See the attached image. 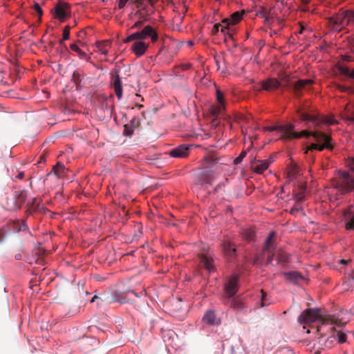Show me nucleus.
Instances as JSON below:
<instances>
[{
    "label": "nucleus",
    "instance_id": "052dcab7",
    "mask_svg": "<svg viewBox=\"0 0 354 354\" xmlns=\"http://www.w3.org/2000/svg\"><path fill=\"white\" fill-rule=\"evenodd\" d=\"M343 59H344V61H346V62H350V61H351V57H350V56H348V55H344V57H343Z\"/></svg>",
    "mask_w": 354,
    "mask_h": 354
},
{
    "label": "nucleus",
    "instance_id": "58836bf2",
    "mask_svg": "<svg viewBox=\"0 0 354 354\" xmlns=\"http://www.w3.org/2000/svg\"><path fill=\"white\" fill-rule=\"evenodd\" d=\"M300 1L301 3V5L300 6H299L298 10L299 11L304 12H310V8L308 6L310 3V2L304 3L302 1Z\"/></svg>",
    "mask_w": 354,
    "mask_h": 354
},
{
    "label": "nucleus",
    "instance_id": "e2e57ef3",
    "mask_svg": "<svg viewBox=\"0 0 354 354\" xmlns=\"http://www.w3.org/2000/svg\"><path fill=\"white\" fill-rule=\"evenodd\" d=\"M147 1L148 2L149 4H150L151 6H153L155 3H156V1L154 0H147Z\"/></svg>",
    "mask_w": 354,
    "mask_h": 354
},
{
    "label": "nucleus",
    "instance_id": "ddd939ff",
    "mask_svg": "<svg viewBox=\"0 0 354 354\" xmlns=\"http://www.w3.org/2000/svg\"><path fill=\"white\" fill-rule=\"evenodd\" d=\"M313 83V81L311 80H299L292 84V91L297 97H300L302 95V90L306 89Z\"/></svg>",
    "mask_w": 354,
    "mask_h": 354
},
{
    "label": "nucleus",
    "instance_id": "39448f33",
    "mask_svg": "<svg viewBox=\"0 0 354 354\" xmlns=\"http://www.w3.org/2000/svg\"><path fill=\"white\" fill-rule=\"evenodd\" d=\"M150 38L153 43L158 39V35L156 30L151 26H145L141 30L134 32L124 39V43L131 41H142L147 38Z\"/></svg>",
    "mask_w": 354,
    "mask_h": 354
},
{
    "label": "nucleus",
    "instance_id": "338daca9",
    "mask_svg": "<svg viewBox=\"0 0 354 354\" xmlns=\"http://www.w3.org/2000/svg\"><path fill=\"white\" fill-rule=\"evenodd\" d=\"M349 43L354 48V39H351Z\"/></svg>",
    "mask_w": 354,
    "mask_h": 354
},
{
    "label": "nucleus",
    "instance_id": "c756f323",
    "mask_svg": "<svg viewBox=\"0 0 354 354\" xmlns=\"http://www.w3.org/2000/svg\"><path fill=\"white\" fill-rule=\"evenodd\" d=\"M242 17L243 12L239 11L234 12L233 14L231 15L230 18H229L230 19V24L233 26L237 24L241 21Z\"/></svg>",
    "mask_w": 354,
    "mask_h": 354
},
{
    "label": "nucleus",
    "instance_id": "6e6d98bb",
    "mask_svg": "<svg viewBox=\"0 0 354 354\" xmlns=\"http://www.w3.org/2000/svg\"><path fill=\"white\" fill-rule=\"evenodd\" d=\"M131 3H135L138 5V7H142L143 3L141 0H132Z\"/></svg>",
    "mask_w": 354,
    "mask_h": 354
},
{
    "label": "nucleus",
    "instance_id": "20e7f679",
    "mask_svg": "<svg viewBox=\"0 0 354 354\" xmlns=\"http://www.w3.org/2000/svg\"><path fill=\"white\" fill-rule=\"evenodd\" d=\"M333 186L342 194L352 192L354 189V177L348 171H339Z\"/></svg>",
    "mask_w": 354,
    "mask_h": 354
},
{
    "label": "nucleus",
    "instance_id": "dca6fc26",
    "mask_svg": "<svg viewBox=\"0 0 354 354\" xmlns=\"http://www.w3.org/2000/svg\"><path fill=\"white\" fill-rule=\"evenodd\" d=\"M261 88L259 89L265 91L274 90L281 86V83L276 78H268L261 82Z\"/></svg>",
    "mask_w": 354,
    "mask_h": 354
},
{
    "label": "nucleus",
    "instance_id": "864d4df0",
    "mask_svg": "<svg viewBox=\"0 0 354 354\" xmlns=\"http://www.w3.org/2000/svg\"><path fill=\"white\" fill-rule=\"evenodd\" d=\"M128 1H129V0H119L118 4V9L123 8L126 6V4L127 3ZM130 1L131 3L132 0H130Z\"/></svg>",
    "mask_w": 354,
    "mask_h": 354
},
{
    "label": "nucleus",
    "instance_id": "ea45409f",
    "mask_svg": "<svg viewBox=\"0 0 354 354\" xmlns=\"http://www.w3.org/2000/svg\"><path fill=\"white\" fill-rule=\"evenodd\" d=\"M216 100H217V102L219 103V104H225V102H224V95L222 91H221L220 90L217 89L216 90Z\"/></svg>",
    "mask_w": 354,
    "mask_h": 354
},
{
    "label": "nucleus",
    "instance_id": "c85d7f7f",
    "mask_svg": "<svg viewBox=\"0 0 354 354\" xmlns=\"http://www.w3.org/2000/svg\"><path fill=\"white\" fill-rule=\"evenodd\" d=\"M70 47L73 51L76 52L78 54L80 58L83 59H88L87 55L82 51L76 44H71Z\"/></svg>",
    "mask_w": 354,
    "mask_h": 354
},
{
    "label": "nucleus",
    "instance_id": "e433bc0d",
    "mask_svg": "<svg viewBox=\"0 0 354 354\" xmlns=\"http://www.w3.org/2000/svg\"><path fill=\"white\" fill-rule=\"evenodd\" d=\"M73 81L76 84L77 87L78 86L79 84L81 82V75L80 73L77 71H75L73 72Z\"/></svg>",
    "mask_w": 354,
    "mask_h": 354
},
{
    "label": "nucleus",
    "instance_id": "49530a36",
    "mask_svg": "<svg viewBox=\"0 0 354 354\" xmlns=\"http://www.w3.org/2000/svg\"><path fill=\"white\" fill-rule=\"evenodd\" d=\"M33 8L35 11L38 14L39 17H41L43 15V11L39 3H36L33 6Z\"/></svg>",
    "mask_w": 354,
    "mask_h": 354
},
{
    "label": "nucleus",
    "instance_id": "bb28decb",
    "mask_svg": "<svg viewBox=\"0 0 354 354\" xmlns=\"http://www.w3.org/2000/svg\"><path fill=\"white\" fill-rule=\"evenodd\" d=\"M111 46V43L109 41H103L97 44V48L104 55L108 54L109 48Z\"/></svg>",
    "mask_w": 354,
    "mask_h": 354
},
{
    "label": "nucleus",
    "instance_id": "a211bd4d",
    "mask_svg": "<svg viewBox=\"0 0 354 354\" xmlns=\"http://www.w3.org/2000/svg\"><path fill=\"white\" fill-rule=\"evenodd\" d=\"M148 47L149 44L143 41L136 40L131 49L138 57H140L145 54Z\"/></svg>",
    "mask_w": 354,
    "mask_h": 354
},
{
    "label": "nucleus",
    "instance_id": "37998d69",
    "mask_svg": "<svg viewBox=\"0 0 354 354\" xmlns=\"http://www.w3.org/2000/svg\"><path fill=\"white\" fill-rule=\"evenodd\" d=\"M70 30H71L70 26H66L64 27V30H63V35H62L63 40H67L69 39Z\"/></svg>",
    "mask_w": 354,
    "mask_h": 354
},
{
    "label": "nucleus",
    "instance_id": "2f4dec72",
    "mask_svg": "<svg viewBox=\"0 0 354 354\" xmlns=\"http://www.w3.org/2000/svg\"><path fill=\"white\" fill-rule=\"evenodd\" d=\"M289 254L286 252L281 251L278 253L277 261L279 263H286L289 261Z\"/></svg>",
    "mask_w": 354,
    "mask_h": 354
},
{
    "label": "nucleus",
    "instance_id": "c9c22d12",
    "mask_svg": "<svg viewBox=\"0 0 354 354\" xmlns=\"http://www.w3.org/2000/svg\"><path fill=\"white\" fill-rule=\"evenodd\" d=\"M299 172V169L296 166L291 167L288 171V176L290 178H293L296 177Z\"/></svg>",
    "mask_w": 354,
    "mask_h": 354
},
{
    "label": "nucleus",
    "instance_id": "1a4fd4ad",
    "mask_svg": "<svg viewBox=\"0 0 354 354\" xmlns=\"http://www.w3.org/2000/svg\"><path fill=\"white\" fill-rule=\"evenodd\" d=\"M274 236H275L274 232H270L269 233V235L266 240L265 246L263 248L264 254H268L267 260H266L267 264L271 263L274 259V247L272 239L274 237Z\"/></svg>",
    "mask_w": 354,
    "mask_h": 354
},
{
    "label": "nucleus",
    "instance_id": "aec40b11",
    "mask_svg": "<svg viewBox=\"0 0 354 354\" xmlns=\"http://www.w3.org/2000/svg\"><path fill=\"white\" fill-rule=\"evenodd\" d=\"M189 147L180 145L169 151V155L174 158H183L188 155Z\"/></svg>",
    "mask_w": 354,
    "mask_h": 354
},
{
    "label": "nucleus",
    "instance_id": "69168bd1",
    "mask_svg": "<svg viewBox=\"0 0 354 354\" xmlns=\"http://www.w3.org/2000/svg\"><path fill=\"white\" fill-rule=\"evenodd\" d=\"M99 297L97 295H95L91 300V302L93 303L95 301V299H98Z\"/></svg>",
    "mask_w": 354,
    "mask_h": 354
},
{
    "label": "nucleus",
    "instance_id": "5fc2aeb1",
    "mask_svg": "<svg viewBox=\"0 0 354 354\" xmlns=\"http://www.w3.org/2000/svg\"><path fill=\"white\" fill-rule=\"evenodd\" d=\"M142 25V21H138L137 22H136L131 27V29H134V28H140L141 26Z\"/></svg>",
    "mask_w": 354,
    "mask_h": 354
},
{
    "label": "nucleus",
    "instance_id": "393cba45",
    "mask_svg": "<svg viewBox=\"0 0 354 354\" xmlns=\"http://www.w3.org/2000/svg\"><path fill=\"white\" fill-rule=\"evenodd\" d=\"M241 236L247 241H252L255 239V231L253 229L244 230L241 232Z\"/></svg>",
    "mask_w": 354,
    "mask_h": 354
},
{
    "label": "nucleus",
    "instance_id": "9d476101",
    "mask_svg": "<svg viewBox=\"0 0 354 354\" xmlns=\"http://www.w3.org/2000/svg\"><path fill=\"white\" fill-rule=\"evenodd\" d=\"M111 84L114 88V91L116 95V97L118 100L121 99L122 97V82L120 77L119 75V71L117 69H114L111 72Z\"/></svg>",
    "mask_w": 354,
    "mask_h": 354
},
{
    "label": "nucleus",
    "instance_id": "7ed1b4c3",
    "mask_svg": "<svg viewBox=\"0 0 354 354\" xmlns=\"http://www.w3.org/2000/svg\"><path fill=\"white\" fill-rule=\"evenodd\" d=\"M326 26L333 32L339 33L348 26L346 9L342 8L337 12L326 17Z\"/></svg>",
    "mask_w": 354,
    "mask_h": 354
},
{
    "label": "nucleus",
    "instance_id": "0eeeda50",
    "mask_svg": "<svg viewBox=\"0 0 354 354\" xmlns=\"http://www.w3.org/2000/svg\"><path fill=\"white\" fill-rule=\"evenodd\" d=\"M299 118L304 122H311L314 124L315 127H320L323 124H335V120L332 118L326 116L310 115L306 113L301 112L300 110L297 111Z\"/></svg>",
    "mask_w": 354,
    "mask_h": 354
},
{
    "label": "nucleus",
    "instance_id": "4be33fe9",
    "mask_svg": "<svg viewBox=\"0 0 354 354\" xmlns=\"http://www.w3.org/2000/svg\"><path fill=\"white\" fill-rule=\"evenodd\" d=\"M223 250L228 257H234L236 255L235 245L230 241H227L223 243Z\"/></svg>",
    "mask_w": 354,
    "mask_h": 354
},
{
    "label": "nucleus",
    "instance_id": "f257e3e1",
    "mask_svg": "<svg viewBox=\"0 0 354 354\" xmlns=\"http://www.w3.org/2000/svg\"><path fill=\"white\" fill-rule=\"evenodd\" d=\"M294 125L288 124L287 125H274L264 127V131H278L282 133L280 139L289 140L292 138H300L301 137L308 138L313 137V142H312L305 150L304 153L308 154L314 150L322 151L326 149L329 151L333 149V144L332 138L330 136L325 133L316 130L314 131H308L307 130L302 131L300 133L293 132Z\"/></svg>",
    "mask_w": 354,
    "mask_h": 354
},
{
    "label": "nucleus",
    "instance_id": "a878e982",
    "mask_svg": "<svg viewBox=\"0 0 354 354\" xmlns=\"http://www.w3.org/2000/svg\"><path fill=\"white\" fill-rule=\"evenodd\" d=\"M225 109V104L212 105L209 109L210 113L214 117H218Z\"/></svg>",
    "mask_w": 354,
    "mask_h": 354
},
{
    "label": "nucleus",
    "instance_id": "7c9ffc66",
    "mask_svg": "<svg viewBox=\"0 0 354 354\" xmlns=\"http://www.w3.org/2000/svg\"><path fill=\"white\" fill-rule=\"evenodd\" d=\"M231 306L235 309L241 310L245 306L243 302L239 298L234 297L231 300Z\"/></svg>",
    "mask_w": 354,
    "mask_h": 354
},
{
    "label": "nucleus",
    "instance_id": "0e129e2a",
    "mask_svg": "<svg viewBox=\"0 0 354 354\" xmlns=\"http://www.w3.org/2000/svg\"><path fill=\"white\" fill-rule=\"evenodd\" d=\"M128 292H132L137 297H140L138 293L134 292L133 290H129Z\"/></svg>",
    "mask_w": 354,
    "mask_h": 354
},
{
    "label": "nucleus",
    "instance_id": "603ef678",
    "mask_svg": "<svg viewBox=\"0 0 354 354\" xmlns=\"http://www.w3.org/2000/svg\"><path fill=\"white\" fill-rule=\"evenodd\" d=\"M281 81L283 82V84H281V86H283V87H288L290 86V84H289L290 78L288 76L286 75L283 77H282Z\"/></svg>",
    "mask_w": 354,
    "mask_h": 354
},
{
    "label": "nucleus",
    "instance_id": "f8f14e48",
    "mask_svg": "<svg viewBox=\"0 0 354 354\" xmlns=\"http://www.w3.org/2000/svg\"><path fill=\"white\" fill-rule=\"evenodd\" d=\"M238 276L232 277L225 285V292L228 297L234 296L238 290Z\"/></svg>",
    "mask_w": 354,
    "mask_h": 354
},
{
    "label": "nucleus",
    "instance_id": "de8ad7c7",
    "mask_svg": "<svg viewBox=\"0 0 354 354\" xmlns=\"http://www.w3.org/2000/svg\"><path fill=\"white\" fill-rule=\"evenodd\" d=\"M346 165L350 170L354 172V158H348L346 161Z\"/></svg>",
    "mask_w": 354,
    "mask_h": 354
},
{
    "label": "nucleus",
    "instance_id": "774afa93",
    "mask_svg": "<svg viewBox=\"0 0 354 354\" xmlns=\"http://www.w3.org/2000/svg\"><path fill=\"white\" fill-rule=\"evenodd\" d=\"M187 44L189 46H192L194 45V42L192 40L187 41Z\"/></svg>",
    "mask_w": 354,
    "mask_h": 354
},
{
    "label": "nucleus",
    "instance_id": "4d7b16f0",
    "mask_svg": "<svg viewBox=\"0 0 354 354\" xmlns=\"http://www.w3.org/2000/svg\"><path fill=\"white\" fill-rule=\"evenodd\" d=\"M19 179H23L24 177V173L22 171H20L18 173V174L16 176Z\"/></svg>",
    "mask_w": 354,
    "mask_h": 354
},
{
    "label": "nucleus",
    "instance_id": "6ab92c4d",
    "mask_svg": "<svg viewBox=\"0 0 354 354\" xmlns=\"http://www.w3.org/2000/svg\"><path fill=\"white\" fill-rule=\"evenodd\" d=\"M201 264L209 272L214 271L213 259L208 254H203L200 256Z\"/></svg>",
    "mask_w": 354,
    "mask_h": 354
},
{
    "label": "nucleus",
    "instance_id": "b1692460",
    "mask_svg": "<svg viewBox=\"0 0 354 354\" xmlns=\"http://www.w3.org/2000/svg\"><path fill=\"white\" fill-rule=\"evenodd\" d=\"M334 329H335V328L333 326L330 328L331 333H332L331 337H333L334 339H337V342L339 344L344 343L346 341V333L341 330H339L335 334L334 332Z\"/></svg>",
    "mask_w": 354,
    "mask_h": 354
},
{
    "label": "nucleus",
    "instance_id": "72a5a7b5",
    "mask_svg": "<svg viewBox=\"0 0 354 354\" xmlns=\"http://www.w3.org/2000/svg\"><path fill=\"white\" fill-rule=\"evenodd\" d=\"M211 171L209 170H205L201 173V176L202 178V180L205 183H211L210 180V176H211Z\"/></svg>",
    "mask_w": 354,
    "mask_h": 354
},
{
    "label": "nucleus",
    "instance_id": "f704fd0d",
    "mask_svg": "<svg viewBox=\"0 0 354 354\" xmlns=\"http://www.w3.org/2000/svg\"><path fill=\"white\" fill-rule=\"evenodd\" d=\"M134 129L129 125V124H126L124 125V131H123V135L127 137H131L133 134Z\"/></svg>",
    "mask_w": 354,
    "mask_h": 354
},
{
    "label": "nucleus",
    "instance_id": "cd10ccee",
    "mask_svg": "<svg viewBox=\"0 0 354 354\" xmlns=\"http://www.w3.org/2000/svg\"><path fill=\"white\" fill-rule=\"evenodd\" d=\"M337 68L342 75L354 79V69L353 71H350L348 68L343 66L342 65H338Z\"/></svg>",
    "mask_w": 354,
    "mask_h": 354
},
{
    "label": "nucleus",
    "instance_id": "4c0bfd02",
    "mask_svg": "<svg viewBox=\"0 0 354 354\" xmlns=\"http://www.w3.org/2000/svg\"><path fill=\"white\" fill-rule=\"evenodd\" d=\"M37 203V198H33L32 200V203L31 204H28V209H26V213L27 214V216L28 215H30L32 214V212L34 211L33 210V208H34V205Z\"/></svg>",
    "mask_w": 354,
    "mask_h": 354
},
{
    "label": "nucleus",
    "instance_id": "09e8293b",
    "mask_svg": "<svg viewBox=\"0 0 354 354\" xmlns=\"http://www.w3.org/2000/svg\"><path fill=\"white\" fill-rule=\"evenodd\" d=\"M102 105L105 107L107 114L111 115L113 112V106L109 105L107 102H104Z\"/></svg>",
    "mask_w": 354,
    "mask_h": 354
},
{
    "label": "nucleus",
    "instance_id": "a18cd8bd",
    "mask_svg": "<svg viewBox=\"0 0 354 354\" xmlns=\"http://www.w3.org/2000/svg\"><path fill=\"white\" fill-rule=\"evenodd\" d=\"M295 198L296 199V203H300L304 200L305 195L303 192L297 193L295 194Z\"/></svg>",
    "mask_w": 354,
    "mask_h": 354
},
{
    "label": "nucleus",
    "instance_id": "8fccbe9b",
    "mask_svg": "<svg viewBox=\"0 0 354 354\" xmlns=\"http://www.w3.org/2000/svg\"><path fill=\"white\" fill-rule=\"evenodd\" d=\"M347 230H354V216L346 224Z\"/></svg>",
    "mask_w": 354,
    "mask_h": 354
},
{
    "label": "nucleus",
    "instance_id": "a19ab883",
    "mask_svg": "<svg viewBox=\"0 0 354 354\" xmlns=\"http://www.w3.org/2000/svg\"><path fill=\"white\" fill-rule=\"evenodd\" d=\"M302 211V207L300 203H296L294 207L290 209L291 214H296Z\"/></svg>",
    "mask_w": 354,
    "mask_h": 354
},
{
    "label": "nucleus",
    "instance_id": "bf43d9fd",
    "mask_svg": "<svg viewBox=\"0 0 354 354\" xmlns=\"http://www.w3.org/2000/svg\"><path fill=\"white\" fill-rule=\"evenodd\" d=\"M261 293H262L261 306H265V304L263 303V301L265 299L266 295H265V292L263 290H261Z\"/></svg>",
    "mask_w": 354,
    "mask_h": 354
},
{
    "label": "nucleus",
    "instance_id": "412c9836",
    "mask_svg": "<svg viewBox=\"0 0 354 354\" xmlns=\"http://www.w3.org/2000/svg\"><path fill=\"white\" fill-rule=\"evenodd\" d=\"M203 320L205 323L209 325H218L220 322L217 319L216 316L214 311L209 310L205 313L203 317Z\"/></svg>",
    "mask_w": 354,
    "mask_h": 354
},
{
    "label": "nucleus",
    "instance_id": "f03ea898",
    "mask_svg": "<svg viewBox=\"0 0 354 354\" xmlns=\"http://www.w3.org/2000/svg\"><path fill=\"white\" fill-rule=\"evenodd\" d=\"M298 322L301 324H308L317 322V331L320 334L319 342L324 338V327L327 325L342 326L341 320L336 318L334 315H324L322 314L319 308H308L306 309L298 317Z\"/></svg>",
    "mask_w": 354,
    "mask_h": 354
},
{
    "label": "nucleus",
    "instance_id": "79ce46f5",
    "mask_svg": "<svg viewBox=\"0 0 354 354\" xmlns=\"http://www.w3.org/2000/svg\"><path fill=\"white\" fill-rule=\"evenodd\" d=\"M246 154H247V151H243L239 154V156L238 157H236V158L234 159V163L235 165H239V164H240V163L242 162L243 159L245 157Z\"/></svg>",
    "mask_w": 354,
    "mask_h": 354
},
{
    "label": "nucleus",
    "instance_id": "473e14b6",
    "mask_svg": "<svg viewBox=\"0 0 354 354\" xmlns=\"http://www.w3.org/2000/svg\"><path fill=\"white\" fill-rule=\"evenodd\" d=\"M348 26L354 25V10L346 9Z\"/></svg>",
    "mask_w": 354,
    "mask_h": 354
},
{
    "label": "nucleus",
    "instance_id": "5701e85b",
    "mask_svg": "<svg viewBox=\"0 0 354 354\" xmlns=\"http://www.w3.org/2000/svg\"><path fill=\"white\" fill-rule=\"evenodd\" d=\"M52 171L57 178H62L66 174V169L62 163L58 162L53 167Z\"/></svg>",
    "mask_w": 354,
    "mask_h": 354
},
{
    "label": "nucleus",
    "instance_id": "3c124183",
    "mask_svg": "<svg viewBox=\"0 0 354 354\" xmlns=\"http://www.w3.org/2000/svg\"><path fill=\"white\" fill-rule=\"evenodd\" d=\"M222 25H223V24H221L219 23L214 24V26H213L212 30V34H214V35L217 34L218 32L219 31L220 28H222Z\"/></svg>",
    "mask_w": 354,
    "mask_h": 354
},
{
    "label": "nucleus",
    "instance_id": "c03bdc74",
    "mask_svg": "<svg viewBox=\"0 0 354 354\" xmlns=\"http://www.w3.org/2000/svg\"><path fill=\"white\" fill-rule=\"evenodd\" d=\"M128 124L135 130L140 125V121L133 118Z\"/></svg>",
    "mask_w": 354,
    "mask_h": 354
},
{
    "label": "nucleus",
    "instance_id": "6e6552de",
    "mask_svg": "<svg viewBox=\"0 0 354 354\" xmlns=\"http://www.w3.org/2000/svg\"><path fill=\"white\" fill-rule=\"evenodd\" d=\"M71 6L68 3L59 1L52 10L54 17L59 19L61 21L70 16Z\"/></svg>",
    "mask_w": 354,
    "mask_h": 354
},
{
    "label": "nucleus",
    "instance_id": "423d86ee",
    "mask_svg": "<svg viewBox=\"0 0 354 354\" xmlns=\"http://www.w3.org/2000/svg\"><path fill=\"white\" fill-rule=\"evenodd\" d=\"M27 198L25 190L17 191L11 198H7L6 207L8 210L15 212L21 209Z\"/></svg>",
    "mask_w": 354,
    "mask_h": 354
},
{
    "label": "nucleus",
    "instance_id": "f3484780",
    "mask_svg": "<svg viewBox=\"0 0 354 354\" xmlns=\"http://www.w3.org/2000/svg\"><path fill=\"white\" fill-rule=\"evenodd\" d=\"M340 115L343 120L350 123H354V104H347L344 110L341 111Z\"/></svg>",
    "mask_w": 354,
    "mask_h": 354
},
{
    "label": "nucleus",
    "instance_id": "9b49d317",
    "mask_svg": "<svg viewBox=\"0 0 354 354\" xmlns=\"http://www.w3.org/2000/svg\"><path fill=\"white\" fill-rule=\"evenodd\" d=\"M273 162L272 159L268 160H257L254 159L251 162V167L253 171L257 174H262L264 171H266Z\"/></svg>",
    "mask_w": 354,
    "mask_h": 354
},
{
    "label": "nucleus",
    "instance_id": "13d9d810",
    "mask_svg": "<svg viewBox=\"0 0 354 354\" xmlns=\"http://www.w3.org/2000/svg\"><path fill=\"white\" fill-rule=\"evenodd\" d=\"M333 342V340H329L328 339L325 342V346H327V347H330L331 346V344Z\"/></svg>",
    "mask_w": 354,
    "mask_h": 354
},
{
    "label": "nucleus",
    "instance_id": "680f3d73",
    "mask_svg": "<svg viewBox=\"0 0 354 354\" xmlns=\"http://www.w3.org/2000/svg\"><path fill=\"white\" fill-rule=\"evenodd\" d=\"M349 261H350V260H344V259H342V260H340L339 262L341 264L346 265V264H347Z\"/></svg>",
    "mask_w": 354,
    "mask_h": 354
},
{
    "label": "nucleus",
    "instance_id": "4468645a",
    "mask_svg": "<svg viewBox=\"0 0 354 354\" xmlns=\"http://www.w3.org/2000/svg\"><path fill=\"white\" fill-rule=\"evenodd\" d=\"M222 28L221 32L223 33L225 41H227V38L232 39L234 34L235 33V29L233 28L230 24V19H223L222 20Z\"/></svg>",
    "mask_w": 354,
    "mask_h": 354
},
{
    "label": "nucleus",
    "instance_id": "2eb2a0df",
    "mask_svg": "<svg viewBox=\"0 0 354 354\" xmlns=\"http://www.w3.org/2000/svg\"><path fill=\"white\" fill-rule=\"evenodd\" d=\"M286 280L293 284H298L304 279L301 274L298 271L285 272L283 273Z\"/></svg>",
    "mask_w": 354,
    "mask_h": 354
}]
</instances>
